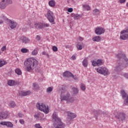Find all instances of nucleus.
<instances>
[{
  "label": "nucleus",
  "instance_id": "f257e3e1",
  "mask_svg": "<svg viewBox=\"0 0 128 128\" xmlns=\"http://www.w3.org/2000/svg\"><path fill=\"white\" fill-rule=\"evenodd\" d=\"M38 64V62L34 58H29L24 62V68L27 72L34 70Z\"/></svg>",
  "mask_w": 128,
  "mask_h": 128
},
{
  "label": "nucleus",
  "instance_id": "f03ea898",
  "mask_svg": "<svg viewBox=\"0 0 128 128\" xmlns=\"http://www.w3.org/2000/svg\"><path fill=\"white\" fill-rule=\"evenodd\" d=\"M60 96L61 100H66L68 104H72L74 102V97H72V95H70V92L66 89L62 88Z\"/></svg>",
  "mask_w": 128,
  "mask_h": 128
},
{
  "label": "nucleus",
  "instance_id": "7ed1b4c3",
  "mask_svg": "<svg viewBox=\"0 0 128 128\" xmlns=\"http://www.w3.org/2000/svg\"><path fill=\"white\" fill-rule=\"evenodd\" d=\"M53 120L54 122V126L55 128H64L66 125L62 122L60 118H58L56 112L52 114Z\"/></svg>",
  "mask_w": 128,
  "mask_h": 128
},
{
  "label": "nucleus",
  "instance_id": "20e7f679",
  "mask_svg": "<svg viewBox=\"0 0 128 128\" xmlns=\"http://www.w3.org/2000/svg\"><path fill=\"white\" fill-rule=\"evenodd\" d=\"M45 16L50 22L52 24H56V22H54V20L56 18L54 17V14L53 12L48 10L46 14H45Z\"/></svg>",
  "mask_w": 128,
  "mask_h": 128
},
{
  "label": "nucleus",
  "instance_id": "39448f33",
  "mask_svg": "<svg viewBox=\"0 0 128 128\" xmlns=\"http://www.w3.org/2000/svg\"><path fill=\"white\" fill-rule=\"evenodd\" d=\"M36 106L37 108L39 109L41 112H43L44 114H48L50 112L48 106L46 105V104L44 103H37Z\"/></svg>",
  "mask_w": 128,
  "mask_h": 128
},
{
  "label": "nucleus",
  "instance_id": "423d86ee",
  "mask_svg": "<svg viewBox=\"0 0 128 128\" xmlns=\"http://www.w3.org/2000/svg\"><path fill=\"white\" fill-rule=\"evenodd\" d=\"M116 58H118V60H120L122 63L124 62V66L125 68H126V66H128V60L126 58V54L124 53H120L117 54Z\"/></svg>",
  "mask_w": 128,
  "mask_h": 128
},
{
  "label": "nucleus",
  "instance_id": "0eeeda50",
  "mask_svg": "<svg viewBox=\"0 0 128 128\" xmlns=\"http://www.w3.org/2000/svg\"><path fill=\"white\" fill-rule=\"evenodd\" d=\"M124 68L126 67H124V64H122L120 60H118L117 61V64L115 67L114 70H116V72L118 74L120 72H122V70Z\"/></svg>",
  "mask_w": 128,
  "mask_h": 128
},
{
  "label": "nucleus",
  "instance_id": "6e6552de",
  "mask_svg": "<svg viewBox=\"0 0 128 128\" xmlns=\"http://www.w3.org/2000/svg\"><path fill=\"white\" fill-rule=\"evenodd\" d=\"M12 0H2L0 2V8L2 10H4L5 8H6L8 4H12Z\"/></svg>",
  "mask_w": 128,
  "mask_h": 128
},
{
  "label": "nucleus",
  "instance_id": "1a4fd4ad",
  "mask_svg": "<svg viewBox=\"0 0 128 128\" xmlns=\"http://www.w3.org/2000/svg\"><path fill=\"white\" fill-rule=\"evenodd\" d=\"M92 113L96 120H98V116H102V114H103L104 116H108V112H102L100 110H93Z\"/></svg>",
  "mask_w": 128,
  "mask_h": 128
},
{
  "label": "nucleus",
  "instance_id": "9d476101",
  "mask_svg": "<svg viewBox=\"0 0 128 128\" xmlns=\"http://www.w3.org/2000/svg\"><path fill=\"white\" fill-rule=\"evenodd\" d=\"M97 72L104 74V76H108V70L106 68H98L96 69Z\"/></svg>",
  "mask_w": 128,
  "mask_h": 128
},
{
  "label": "nucleus",
  "instance_id": "9b49d317",
  "mask_svg": "<svg viewBox=\"0 0 128 128\" xmlns=\"http://www.w3.org/2000/svg\"><path fill=\"white\" fill-rule=\"evenodd\" d=\"M120 38L124 40H128V29L123 30L120 32Z\"/></svg>",
  "mask_w": 128,
  "mask_h": 128
},
{
  "label": "nucleus",
  "instance_id": "f8f14e48",
  "mask_svg": "<svg viewBox=\"0 0 128 128\" xmlns=\"http://www.w3.org/2000/svg\"><path fill=\"white\" fill-rule=\"evenodd\" d=\"M104 32L106 30L102 28L98 27L95 29V32L96 34H104Z\"/></svg>",
  "mask_w": 128,
  "mask_h": 128
},
{
  "label": "nucleus",
  "instance_id": "ddd939ff",
  "mask_svg": "<svg viewBox=\"0 0 128 128\" xmlns=\"http://www.w3.org/2000/svg\"><path fill=\"white\" fill-rule=\"evenodd\" d=\"M116 118L120 120V122H123L126 120V114L124 113L121 112L117 116Z\"/></svg>",
  "mask_w": 128,
  "mask_h": 128
},
{
  "label": "nucleus",
  "instance_id": "4468645a",
  "mask_svg": "<svg viewBox=\"0 0 128 128\" xmlns=\"http://www.w3.org/2000/svg\"><path fill=\"white\" fill-rule=\"evenodd\" d=\"M8 24L10 28L12 29L16 28V26H18V24H16V22H14L11 20H9Z\"/></svg>",
  "mask_w": 128,
  "mask_h": 128
},
{
  "label": "nucleus",
  "instance_id": "2eb2a0df",
  "mask_svg": "<svg viewBox=\"0 0 128 128\" xmlns=\"http://www.w3.org/2000/svg\"><path fill=\"white\" fill-rule=\"evenodd\" d=\"M104 64V62L102 60H98L97 61H93L92 62V64L94 66H102Z\"/></svg>",
  "mask_w": 128,
  "mask_h": 128
},
{
  "label": "nucleus",
  "instance_id": "dca6fc26",
  "mask_svg": "<svg viewBox=\"0 0 128 128\" xmlns=\"http://www.w3.org/2000/svg\"><path fill=\"white\" fill-rule=\"evenodd\" d=\"M30 91L28 90L26 92L24 91H20L19 92V96H30Z\"/></svg>",
  "mask_w": 128,
  "mask_h": 128
},
{
  "label": "nucleus",
  "instance_id": "f3484780",
  "mask_svg": "<svg viewBox=\"0 0 128 128\" xmlns=\"http://www.w3.org/2000/svg\"><path fill=\"white\" fill-rule=\"evenodd\" d=\"M8 116V112H1L0 113V120H4Z\"/></svg>",
  "mask_w": 128,
  "mask_h": 128
},
{
  "label": "nucleus",
  "instance_id": "a211bd4d",
  "mask_svg": "<svg viewBox=\"0 0 128 128\" xmlns=\"http://www.w3.org/2000/svg\"><path fill=\"white\" fill-rule=\"evenodd\" d=\"M68 118H70L71 120H74V118H76V114L74 113H72V112H68Z\"/></svg>",
  "mask_w": 128,
  "mask_h": 128
},
{
  "label": "nucleus",
  "instance_id": "6ab92c4d",
  "mask_svg": "<svg viewBox=\"0 0 128 128\" xmlns=\"http://www.w3.org/2000/svg\"><path fill=\"white\" fill-rule=\"evenodd\" d=\"M0 124L2 126H6L12 127L13 124L10 122H0Z\"/></svg>",
  "mask_w": 128,
  "mask_h": 128
},
{
  "label": "nucleus",
  "instance_id": "aec40b11",
  "mask_svg": "<svg viewBox=\"0 0 128 128\" xmlns=\"http://www.w3.org/2000/svg\"><path fill=\"white\" fill-rule=\"evenodd\" d=\"M72 76V74L68 71H66L63 74V76L66 78H70Z\"/></svg>",
  "mask_w": 128,
  "mask_h": 128
},
{
  "label": "nucleus",
  "instance_id": "412c9836",
  "mask_svg": "<svg viewBox=\"0 0 128 128\" xmlns=\"http://www.w3.org/2000/svg\"><path fill=\"white\" fill-rule=\"evenodd\" d=\"M121 94L122 96V98H124V100H126V98H128V96L124 90H121Z\"/></svg>",
  "mask_w": 128,
  "mask_h": 128
},
{
  "label": "nucleus",
  "instance_id": "4be33fe9",
  "mask_svg": "<svg viewBox=\"0 0 128 128\" xmlns=\"http://www.w3.org/2000/svg\"><path fill=\"white\" fill-rule=\"evenodd\" d=\"M21 40L24 44H28L30 42V40H28V38H26V37H23L21 38Z\"/></svg>",
  "mask_w": 128,
  "mask_h": 128
},
{
  "label": "nucleus",
  "instance_id": "5701e85b",
  "mask_svg": "<svg viewBox=\"0 0 128 128\" xmlns=\"http://www.w3.org/2000/svg\"><path fill=\"white\" fill-rule=\"evenodd\" d=\"M48 4L51 8H54L56 6V2L54 0H51L48 2Z\"/></svg>",
  "mask_w": 128,
  "mask_h": 128
},
{
  "label": "nucleus",
  "instance_id": "b1692460",
  "mask_svg": "<svg viewBox=\"0 0 128 128\" xmlns=\"http://www.w3.org/2000/svg\"><path fill=\"white\" fill-rule=\"evenodd\" d=\"M72 90L73 94H78V89L76 87H73Z\"/></svg>",
  "mask_w": 128,
  "mask_h": 128
},
{
  "label": "nucleus",
  "instance_id": "393cba45",
  "mask_svg": "<svg viewBox=\"0 0 128 128\" xmlns=\"http://www.w3.org/2000/svg\"><path fill=\"white\" fill-rule=\"evenodd\" d=\"M93 42H100V36H96L92 38Z\"/></svg>",
  "mask_w": 128,
  "mask_h": 128
},
{
  "label": "nucleus",
  "instance_id": "a878e982",
  "mask_svg": "<svg viewBox=\"0 0 128 128\" xmlns=\"http://www.w3.org/2000/svg\"><path fill=\"white\" fill-rule=\"evenodd\" d=\"M9 106L12 108H16V104L14 102H11L9 104Z\"/></svg>",
  "mask_w": 128,
  "mask_h": 128
},
{
  "label": "nucleus",
  "instance_id": "bb28decb",
  "mask_svg": "<svg viewBox=\"0 0 128 128\" xmlns=\"http://www.w3.org/2000/svg\"><path fill=\"white\" fill-rule=\"evenodd\" d=\"M88 60L84 59L82 62V65L85 68H86L88 66Z\"/></svg>",
  "mask_w": 128,
  "mask_h": 128
},
{
  "label": "nucleus",
  "instance_id": "cd10ccee",
  "mask_svg": "<svg viewBox=\"0 0 128 128\" xmlns=\"http://www.w3.org/2000/svg\"><path fill=\"white\" fill-rule=\"evenodd\" d=\"M8 62H6V61H4V60H0V68H2V66H4L5 64H6Z\"/></svg>",
  "mask_w": 128,
  "mask_h": 128
},
{
  "label": "nucleus",
  "instance_id": "c85d7f7f",
  "mask_svg": "<svg viewBox=\"0 0 128 128\" xmlns=\"http://www.w3.org/2000/svg\"><path fill=\"white\" fill-rule=\"evenodd\" d=\"M36 28H42V23H39L34 24Z\"/></svg>",
  "mask_w": 128,
  "mask_h": 128
},
{
  "label": "nucleus",
  "instance_id": "c756f323",
  "mask_svg": "<svg viewBox=\"0 0 128 128\" xmlns=\"http://www.w3.org/2000/svg\"><path fill=\"white\" fill-rule=\"evenodd\" d=\"M76 46L78 48V50H82V44H80V42H78L76 45Z\"/></svg>",
  "mask_w": 128,
  "mask_h": 128
},
{
  "label": "nucleus",
  "instance_id": "7c9ffc66",
  "mask_svg": "<svg viewBox=\"0 0 128 128\" xmlns=\"http://www.w3.org/2000/svg\"><path fill=\"white\" fill-rule=\"evenodd\" d=\"M15 72L18 74V76H20V74H22V70H20V68H16L15 70Z\"/></svg>",
  "mask_w": 128,
  "mask_h": 128
},
{
  "label": "nucleus",
  "instance_id": "2f4dec72",
  "mask_svg": "<svg viewBox=\"0 0 128 128\" xmlns=\"http://www.w3.org/2000/svg\"><path fill=\"white\" fill-rule=\"evenodd\" d=\"M48 26H50V24L45 23L44 22H42V28H48Z\"/></svg>",
  "mask_w": 128,
  "mask_h": 128
},
{
  "label": "nucleus",
  "instance_id": "473e14b6",
  "mask_svg": "<svg viewBox=\"0 0 128 128\" xmlns=\"http://www.w3.org/2000/svg\"><path fill=\"white\" fill-rule=\"evenodd\" d=\"M21 52L23 54H26V52H28V50L26 48H22L21 49Z\"/></svg>",
  "mask_w": 128,
  "mask_h": 128
},
{
  "label": "nucleus",
  "instance_id": "72a5a7b5",
  "mask_svg": "<svg viewBox=\"0 0 128 128\" xmlns=\"http://www.w3.org/2000/svg\"><path fill=\"white\" fill-rule=\"evenodd\" d=\"M83 8L86 10H90V7L88 5H83Z\"/></svg>",
  "mask_w": 128,
  "mask_h": 128
},
{
  "label": "nucleus",
  "instance_id": "f704fd0d",
  "mask_svg": "<svg viewBox=\"0 0 128 128\" xmlns=\"http://www.w3.org/2000/svg\"><path fill=\"white\" fill-rule=\"evenodd\" d=\"M94 14H100V10L98 9H95L93 10Z\"/></svg>",
  "mask_w": 128,
  "mask_h": 128
},
{
  "label": "nucleus",
  "instance_id": "c9c22d12",
  "mask_svg": "<svg viewBox=\"0 0 128 128\" xmlns=\"http://www.w3.org/2000/svg\"><path fill=\"white\" fill-rule=\"evenodd\" d=\"M80 88L84 92L86 90V85H84V84H81Z\"/></svg>",
  "mask_w": 128,
  "mask_h": 128
},
{
  "label": "nucleus",
  "instance_id": "e433bc0d",
  "mask_svg": "<svg viewBox=\"0 0 128 128\" xmlns=\"http://www.w3.org/2000/svg\"><path fill=\"white\" fill-rule=\"evenodd\" d=\"M8 86H14V81L10 80L9 81H8Z\"/></svg>",
  "mask_w": 128,
  "mask_h": 128
},
{
  "label": "nucleus",
  "instance_id": "4c0bfd02",
  "mask_svg": "<svg viewBox=\"0 0 128 128\" xmlns=\"http://www.w3.org/2000/svg\"><path fill=\"white\" fill-rule=\"evenodd\" d=\"M33 86L35 90H40V86H38V84H36V83H34Z\"/></svg>",
  "mask_w": 128,
  "mask_h": 128
},
{
  "label": "nucleus",
  "instance_id": "58836bf2",
  "mask_svg": "<svg viewBox=\"0 0 128 128\" xmlns=\"http://www.w3.org/2000/svg\"><path fill=\"white\" fill-rule=\"evenodd\" d=\"M80 16L78 14H76L74 16V20H80Z\"/></svg>",
  "mask_w": 128,
  "mask_h": 128
},
{
  "label": "nucleus",
  "instance_id": "ea45409f",
  "mask_svg": "<svg viewBox=\"0 0 128 128\" xmlns=\"http://www.w3.org/2000/svg\"><path fill=\"white\" fill-rule=\"evenodd\" d=\"M52 87H48L46 88V92H52Z\"/></svg>",
  "mask_w": 128,
  "mask_h": 128
},
{
  "label": "nucleus",
  "instance_id": "a19ab883",
  "mask_svg": "<svg viewBox=\"0 0 128 128\" xmlns=\"http://www.w3.org/2000/svg\"><path fill=\"white\" fill-rule=\"evenodd\" d=\"M66 124L68 125H70V124H72V119L68 118V117L67 118Z\"/></svg>",
  "mask_w": 128,
  "mask_h": 128
},
{
  "label": "nucleus",
  "instance_id": "79ce46f5",
  "mask_svg": "<svg viewBox=\"0 0 128 128\" xmlns=\"http://www.w3.org/2000/svg\"><path fill=\"white\" fill-rule=\"evenodd\" d=\"M32 56H36V54H38V50H34L32 52Z\"/></svg>",
  "mask_w": 128,
  "mask_h": 128
},
{
  "label": "nucleus",
  "instance_id": "37998d69",
  "mask_svg": "<svg viewBox=\"0 0 128 128\" xmlns=\"http://www.w3.org/2000/svg\"><path fill=\"white\" fill-rule=\"evenodd\" d=\"M34 128H42V126H40V124H34Z\"/></svg>",
  "mask_w": 128,
  "mask_h": 128
},
{
  "label": "nucleus",
  "instance_id": "c03bdc74",
  "mask_svg": "<svg viewBox=\"0 0 128 128\" xmlns=\"http://www.w3.org/2000/svg\"><path fill=\"white\" fill-rule=\"evenodd\" d=\"M52 50L53 52H58V47H56V46H53L52 48Z\"/></svg>",
  "mask_w": 128,
  "mask_h": 128
},
{
  "label": "nucleus",
  "instance_id": "a18cd8bd",
  "mask_svg": "<svg viewBox=\"0 0 128 128\" xmlns=\"http://www.w3.org/2000/svg\"><path fill=\"white\" fill-rule=\"evenodd\" d=\"M1 50L2 52H4V50H6V46H3L2 48H1Z\"/></svg>",
  "mask_w": 128,
  "mask_h": 128
},
{
  "label": "nucleus",
  "instance_id": "49530a36",
  "mask_svg": "<svg viewBox=\"0 0 128 128\" xmlns=\"http://www.w3.org/2000/svg\"><path fill=\"white\" fill-rule=\"evenodd\" d=\"M124 104H126V106H128V98L125 100H124Z\"/></svg>",
  "mask_w": 128,
  "mask_h": 128
},
{
  "label": "nucleus",
  "instance_id": "de8ad7c7",
  "mask_svg": "<svg viewBox=\"0 0 128 128\" xmlns=\"http://www.w3.org/2000/svg\"><path fill=\"white\" fill-rule=\"evenodd\" d=\"M40 113H37L34 116V117L36 118H40Z\"/></svg>",
  "mask_w": 128,
  "mask_h": 128
},
{
  "label": "nucleus",
  "instance_id": "09e8293b",
  "mask_svg": "<svg viewBox=\"0 0 128 128\" xmlns=\"http://www.w3.org/2000/svg\"><path fill=\"white\" fill-rule=\"evenodd\" d=\"M18 116H19V118H23L24 114H22L21 112H19V113H18Z\"/></svg>",
  "mask_w": 128,
  "mask_h": 128
},
{
  "label": "nucleus",
  "instance_id": "8fccbe9b",
  "mask_svg": "<svg viewBox=\"0 0 128 128\" xmlns=\"http://www.w3.org/2000/svg\"><path fill=\"white\" fill-rule=\"evenodd\" d=\"M73 10H74V9H72V8H69L68 9V12H72Z\"/></svg>",
  "mask_w": 128,
  "mask_h": 128
},
{
  "label": "nucleus",
  "instance_id": "3c124183",
  "mask_svg": "<svg viewBox=\"0 0 128 128\" xmlns=\"http://www.w3.org/2000/svg\"><path fill=\"white\" fill-rule=\"evenodd\" d=\"M19 122L21 124H24V120H20Z\"/></svg>",
  "mask_w": 128,
  "mask_h": 128
},
{
  "label": "nucleus",
  "instance_id": "603ef678",
  "mask_svg": "<svg viewBox=\"0 0 128 128\" xmlns=\"http://www.w3.org/2000/svg\"><path fill=\"white\" fill-rule=\"evenodd\" d=\"M126 0H119V2L120 4H124Z\"/></svg>",
  "mask_w": 128,
  "mask_h": 128
},
{
  "label": "nucleus",
  "instance_id": "864d4df0",
  "mask_svg": "<svg viewBox=\"0 0 128 128\" xmlns=\"http://www.w3.org/2000/svg\"><path fill=\"white\" fill-rule=\"evenodd\" d=\"M78 40H80V42H82V41L84 40V38H82V36H78Z\"/></svg>",
  "mask_w": 128,
  "mask_h": 128
},
{
  "label": "nucleus",
  "instance_id": "5fc2aeb1",
  "mask_svg": "<svg viewBox=\"0 0 128 128\" xmlns=\"http://www.w3.org/2000/svg\"><path fill=\"white\" fill-rule=\"evenodd\" d=\"M124 76L126 78H128V73H125L124 74Z\"/></svg>",
  "mask_w": 128,
  "mask_h": 128
},
{
  "label": "nucleus",
  "instance_id": "6e6d98bb",
  "mask_svg": "<svg viewBox=\"0 0 128 128\" xmlns=\"http://www.w3.org/2000/svg\"><path fill=\"white\" fill-rule=\"evenodd\" d=\"M71 58L74 60H76V56L75 55H73L72 57Z\"/></svg>",
  "mask_w": 128,
  "mask_h": 128
},
{
  "label": "nucleus",
  "instance_id": "4d7b16f0",
  "mask_svg": "<svg viewBox=\"0 0 128 128\" xmlns=\"http://www.w3.org/2000/svg\"><path fill=\"white\" fill-rule=\"evenodd\" d=\"M36 38L38 40H40V36L38 35L36 36Z\"/></svg>",
  "mask_w": 128,
  "mask_h": 128
},
{
  "label": "nucleus",
  "instance_id": "13d9d810",
  "mask_svg": "<svg viewBox=\"0 0 128 128\" xmlns=\"http://www.w3.org/2000/svg\"><path fill=\"white\" fill-rule=\"evenodd\" d=\"M72 78L74 79V80H76L78 78H76V76H74V74H72Z\"/></svg>",
  "mask_w": 128,
  "mask_h": 128
},
{
  "label": "nucleus",
  "instance_id": "bf43d9fd",
  "mask_svg": "<svg viewBox=\"0 0 128 128\" xmlns=\"http://www.w3.org/2000/svg\"><path fill=\"white\" fill-rule=\"evenodd\" d=\"M42 56H45V54H46V52H42Z\"/></svg>",
  "mask_w": 128,
  "mask_h": 128
},
{
  "label": "nucleus",
  "instance_id": "052dcab7",
  "mask_svg": "<svg viewBox=\"0 0 128 128\" xmlns=\"http://www.w3.org/2000/svg\"><path fill=\"white\" fill-rule=\"evenodd\" d=\"M4 22L2 20H0V24H2Z\"/></svg>",
  "mask_w": 128,
  "mask_h": 128
},
{
  "label": "nucleus",
  "instance_id": "680f3d73",
  "mask_svg": "<svg viewBox=\"0 0 128 128\" xmlns=\"http://www.w3.org/2000/svg\"><path fill=\"white\" fill-rule=\"evenodd\" d=\"M46 56L47 58H50V55H48V54H46Z\"/></svg>",
  "mask_w": 128,
  "mask_h": 128
}]
</instances>
